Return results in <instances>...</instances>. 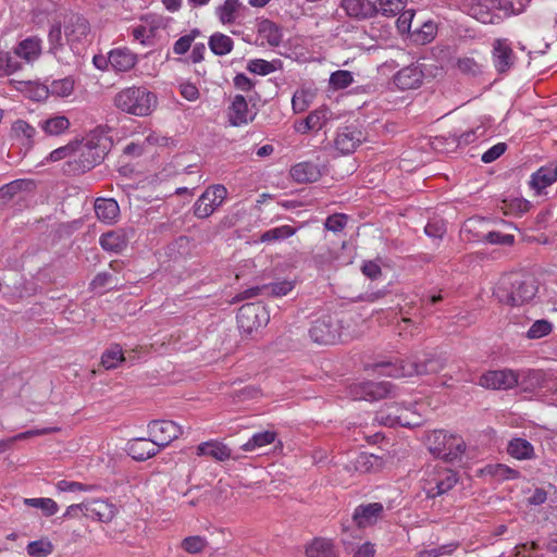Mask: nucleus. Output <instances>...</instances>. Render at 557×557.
I'll return each instance as SVG.
<instances>
[{
    "label": "nucleus",
    "mask_w": 557,
    "mask_h": 557,
    "mask_svg": "<svg viewBox=\"0 0 557 557\" xmlns=\"http://www.w3.org/2000/svg\"><path fill=\"white\" fill-rule=\"evenodd\" d=\"M90 35L88 21L79 14H69L63 23H54L48 34L49 51L60 61L70 62L65 55L66 46L76 58L84 50Z\"/></svg>",
    "instance_id": "1"
},
{
    "label": "nucleus",
    "mask_w": 557,
    "mask_h": 557,
    "mask_svg": "<svg viewBox=\"0 0 557 557\" xmlns=\"http://www.w3.org/2000/svg\"><path fill=\"white\" fill-rule=\"evenodd\" d=\"M446 366V358L436 351H422L412 356L409 360L395 362H382L375 364V370L381 375L392 377H406L412 375L435 374Z\"/></svg>",
    "instance_id": "2"
},
{
    "label": "nucleus",
    "mask_w": 557,
    "mask_h": 557,
    "mask_svg": "<svg viewBox=\"0 0 557 557\" xmlns=\"http://www.w3.org/2000/svg\"><path fill=\"white\" fill-rule=\"evenodd\" d=\"M537 289L534 276L512 272L500 276L493 294L499 302L516 307L530 302L536 296Z\"/></svg>",
    "instance_id": "3"
},
{
    "label": "nucleus",
    "mask_w": 557,
    "mask_h": 557,
    "mask_svg": "<svg viewBox=\"0 0 557 557\" xmlns=\"http://www.w3.org/2000/svg\"><path fill=\"white\" fill-rule=\"evenodd\" d=\"M114 104L125 113L147 116L157 108L158 99L146 87L132 86L122 89L115 95Z\"/></svg>",
    "instance_id": "4"
},
{
    "label": "nucleus",
    "mask_w": 557,
    "mask_h": 557,
    "mask_svg": "<svg viewBox=\"0 0 557 557\" xmlns=\"http://www.w3.org/2000/svg\"><path fill=\"white\" fill-rule=\"evenodd\" d=\"M426 445L430 453L446 461L461 458L466 451V443L461 436L434 430L426 435Z\"/></svg>",
    "instance_id": "5"
},
{
    "label": "nucleus",
    "mask_w": 557,
    "mask_h": 557,
    "mask_svg": "<svg viewBox=\"0 0 557 557\" xmlns=\"http://www.w3.org/2000/svg\"><path fill=\"white\" fill-rule=\"evenodd\" d=\"M423 490L429 498H435L450 491L458 482L457 473L448 468L436 467L426 472Z\"/></svg>",
    "instance_id": "6"
},
{
    "label": "nucleus",
    "mask_w": 557,
    "mask_h": 557,
    "mask_svg": "<svg viewBox=\"0 0 557 557\" xmlns=\"http://www.w3.org/2000/svg\"><path fill=\"white\" fill-rule=\"evenodd\" d=\"M227 197V188L222 184L209 186L196 200L193 210L198 219H207L222 206Z\"/></svg>",
    "instance_id": "7"
},
{
    "label": "nucleus",
    "mask_w": 557,
    "mask_h": 557,
    "mask_svg": "<svg viewBox=\"0 0 557 557\" xmlns=\"http://www.w3.org/2000/svg\"><path fill=\"white\" fill-rule=\"evenodd\" d=\"M236 319L239 330L250 334L265 326L270 315L267 308L261 304H246L239 308Z\"/></svg>",
    "instance_id": "8"
},
{
    "label": "nucleus",
    "mask_w": 557,
    "mask_h": 557,
    "mask_svg": "<svg viewBox=\"0 0 557 557\" xmlns=\"http://www.w3.org/2000/svg\"><path fill=\"white\" fill-rule=\"evenodd\" d=\"M309 335L317 344L333 345L342 337L339 321L331 315L319 318L312 323Z\"/></svg>",
    "instance_id": "9"
},
{
    "label": "nucleus",
    "mask_w": 557,
    "mask_h": 557,
    "mask_svg": "<svg viewBox=\"0 0 557 557\" xmlns=\"http://www.w3.org/2000/svg\"><path fill=\"white\" fill-rule=\"evenodd\" d=\"M364 140L366 135L358 125H345L336 131L334 147L341 153L349 154L352 153Z\"/></svg>",
    "instance_id": "10"
},
{
    "label": "nucleus",
    "mask_w": 557,
    "mask_h": 557,
    "mask_svg": "<svg viewBox=\"0 0 557 557\" xmlns=\"http://www.w3.org/2000/svg\"><path fill=\"white\" fill-rule=\"evenodd\" d=\"M149 436L160 447L164 448L183 434L182 428L171 420H153L148 424Z\"/></svg>",
    "instance_id": "11"
},
{
    "label": "nucleus",
    "mask_w": 557,
    "mask_h": 557,
    "mask_svg": "<svg viewBox=\"0 0 557 557\" xmlns=\"http://www.w3.org/2000/svg\"><path fill=\"white\" fill-rule=\"evenodd\" d=\"M101 159L92 141L83 144L77 140L76 156H73V160L69 161L67 165L74 172L84 173L98 164Z\"/></svg>",
    "instance_id": "12"
},
{
    "label": "nucleus",
    "mask_w": 557,
    "mask_h": 557,
    "mask_svg": "<svg viewBox=\"0 0 557 557\" xmlns=\"http://www.w3.org/2000/svg\"><path fill=\"white\" fill-rule=\"evenodd\" d=\"M410 410L409 408L403 407L401 405L394 403L386 405L385 409L376 412L374 420L380 424L394 426V425H403L410 426L412 424H417V422L411 421L409 418Z\"/></svg>",
    "instance_id": "13"
},
{
    "label": "nucleus",
    "mask_w": 557,
    "mask_h": 557,
    "mask_svg": "<svg viewBox=\"0 0 557 557\" xmlns=\"http://www.w3.org/2000/svg\"><path fill=\"white\" fill-rule=\"evenodd\" d=\"M518 382V373L513 370L504 369L482 374L479 384L485 388L509 389L515 387Z\"/></svg>",
    "instance_id": "14"
},
{
    "label": "nucleus",
    "mask_w": 557,
    "mask_h": 557,
    "mask_svg": "<svg viewBox=\"0 0 557 557\" xmlns=\"http://www.w3.org/2000/svg\"><path fill=\"white\" fill-rule=\"evenodd\" d=\"M108 61L115 73H126L138 63V55L128 47H117L109 51Z\"/></svg>",
    "instance_id": "15"
},
{
    "label": "nucleus",
    "mask_w": 557,
    "mask_h": 557,
    "mask_svg": "<svg viewBox=\"0 0 557 557\" xmlns=\"http://www.w3.org/2000/svg\"><path fill=\"white\" fill-rule=\"evenodd\" d=\"M37 134L36 127L22 119L14 121L10 131L11 139L26 151L34 147Z\"/></svg>",
    "instance_id": "16"
},
{
    "label": "nucleus",
    "mask_w": 557,
    "mask_h": 557,
    "mask_svg": "<svg viewBox=\"0 0 557 557\" xmlns=\"http://www.w3.org/2000/svg\"><path fill=\"white\" fill-rule=\"evenodd\" d=\"M467 13L483 24H498L502 16L493 11L487 0H469L465 3Z\"/></svg>",
    "instance_id": "17"
},
{
    "label": "nucleus",
    "mask_w": 557,
    "mask_h": 557,
    "mask_svg": "<svg viewBox=\"0 0 557 557\" xmlns=\"http://www.w3.org/2000/svg\"><path fill=\"white\" fill-rule=\"evenodd\" d=\"M515 53L506 39H496L493 44V63L498 73L508 72L515 64Z\"/></svg>",
    "instance_id": "18"
},
{
    "label": "nucleus",
    "mask_w": 557,
    "mask_h": 557,
    "mask_svg": "<svg viewBox=\"0 0 557 557\" xmlns=\"http://www.w3.org/2000/svg\"><path fill=\"white\" fill-rule=\"evenodd\" d=\"M133 233L134 231L128 228H117L104 233L100 236V246L110 252H121L126 248Z\"/></svg>",
    "instance_id": "19"
},
{
    "label": "nucleus",
    "mask_w": 557,
    "mask_h": 557,
    "mask_svg": "<svg viewBox=\"0 0 557 557\" xmlns=\"http://www.w3.org/2000/svg\"><path fill=\"white\" fill-rule=\"evenodd\" d=\"M161 448L149 438L137 437L133 438L127 443V453L128 455L138 461H145L153 456H156Z\"/></svg>",
    "instance_id": "20"
},
{
    "label": "nucleus",
    "mask_w": 557,
    "mask_h": 557,
    "mask_svg": "<svg viewBox=\"0 0 557 557\" xmlns=\"http://www.w3.org/2000/svg\"><path fill=\"white\" fill-rule=\"evenodd\" d=\"M383 510L384 508L381 503L359 505L354 511L352 519L359 528H367L376 523Z\"/></svg>",
    "instance_id": "21"
},
{
    "label": "nucleus",
    "mask_w": 557,
    "mask_h": 557,
    "mask_svg": "<svg viewBox=\"0 0 557 557\" xmlns=\"http://www.w3.org/2000/svg\"><path fill=\"white\" fill-rule=\"evenodd\" d=\"M13 50L16 58L27 63H33L38 60L41 54L42 40L38 36H30L21 40Z\"/></svg>",
    "instance_id": "22"
},
{
    "label": "nucleus",
    "mask_w": 557,
    "mask_h": 557,
    "mask_svg": "<svg viewBox=\"0 0 557 557\" xmlns=\"http://www.w3.org/2000/svg\"><path fill=\"white\" fill-rule=\"evenodd\" d=\"M253 120L249 115L248 103L243 95H236L228 108V122L232 126L238 127L248 124Z\"/></svg>",
    "instance_id": "23"
},
{
    "label": "nucleus",
    "mask_w": 557,
    "mask_h": 557,
    "mask_svg": "<svg viewBox=\"0 0 557 557\" xmlns=\"http://www.w3.org/2000/svg\"><path fill=\"white\" fill-rule=\"evenodd\" d=\"M290 176L299 184L313 183L322 176V171L318 163L304 161L290 169Z\"/></svg>",
    "instance_id": "24"
},
{
    "label": "nucleus",
    "mask_w": 557,
    "mask_h": 557,
    "mask_svg": "<svg viewBox=\"0 0 557 557\" xmlns=\"http://www.w3.org/2000/svg\"><path fill=\"white\" fill-rule=\"evenodd\" d=\"M423 79V73L417 65H409L398 71L394 76L395 85L401 89L418 88Z\"/></svg>",
    "instance_id": "25"
},
{
    "label": "nucleus",
    "mask_w": 557,
    "mask_h": 557,
    "mask_svg": "<svg viewBox=\"0 0 557 557\" xmlns=\"http://www.w3.org/2000/svg\"><path fill=\"white\" fill-rule=\"evenodd\" d=\"M85 516L101 522H109L115 516V506L103 499H94L84 504Z\"/></svg>",
    "instance_id": "26"
},
{
    "label": "nucleus",
    "mask_w": 557,
    "mask_h": 557,
    "mask_svg": "<svg viewBox=\"0 0 557 557\" xmlns=\"http://www.w3.org/2000/svg\"><path fill=\"white\" fill-rule=\"evenodd\" d=\"M342 8L347 15L355 18H369L377 13L376 4L369 0H343Z\"/></svg>",
    "instance_id": "27"
},
{
    "label": "nucleus",
    "mask_w": 557,
    "mask_h": 557,
    "mask_svg": "<svg viewBox=\"0 0 557 557\" xmlns=\"http://www.w3.org/2000/svg\"><path fill=\"white\" fill-rule=\"evenodd\" d=\"M383 467V460L379 456L369 453H360L347 466L348 470L359 473H370L380 470Z\"/></svg>",
    "instance_id": "28"
},
{
    "label": "nucleus",
    "mask_w": 557,
    "mask_h": 557,
    "mask_svg": "<svg viewBox=\"0 0 557 557\" xmlns=\"http://www.w3.org/2000/svg\"><path fill=\"white\" fill-rule=\"evenodd\" d=\"M361 397L366 400L373 401L385 398L393 394V385L389 382H364L360 385Z\"/></svg>",
    "instance_id": "29"
},
{
    "label": "nucleus",
    "mask_w": 557,
    "mask_h": 557,
    "mask_svg": "<svg viewBox=\"0 0 557 557\" xmlns=\"http://www.w3.org/2000/svg\"><path fill=\"white\" fill-rule=\"evenodd\" d=\"M97 218L104 223H112L120 213L119 203L112 198H97L95 201Z\"/></svg>",
    "instance_id": "30"
},
{
    "label": "nucleus",
    "mask_w": 557,
    "mask_h": 557,
    "mask_svg": "<svg viewBox=\"0 0 557 557\" xmlns=\"http://www.w3.org/2000/svg\"><path fill=\"white\" fill-rule=\"evenodd\" d=\"M198 456H209L216 461H225L231 458V449L218 441H209L197 446Z\"/></svg>",
    "instance_id": "31"
},
{
    "label": "nucleus",
    "mask_w": 557,
    "mask_h": 557,
    "mask_svg": "<svg viewBox=\"0 0 557 557\" xmlns=\"http://www.w3.org/2000/svg\"><path fill=\"white\" fill-rule=\"evenodd\" d=\"M507 453L517 460H530L535 457L533 445L521 437H515L509 441Z\"/></svg>",
    "instance_id": "32"
},
{
    "label": "nucleus",
    "mask_w": 557,
    "mask_h": 557,
    "mask_svg": "<svg viewBox=\"0 0 557 557\" xmlns=\"http://www.w3.org/2000/svg\"><path fill=\"white\" fill-rule=\"evenodd\" d=\"M557 181V164L540 168L531 177V185L537 191L550 186Z\"/></svg>",
    "instance_id": "33"
},
{
    "label": "nucleus",
    "mask_w": 557,
    "mask_h": 557,
    "mask_svg": "<svg viewBox=\"0 0 557 557\" xmlns=\"http://www.w3.org/2000/svg\"><path fill=\"white\" fill-rule=\"evenodd\" d=\"M308 557H337L331 540L318 537L306 548Z\"/></svg>",
    "instance_id": "34"
},
{
    "label": "nucleus",
    "mask_w": 557,
    "mask_h": 557,
    "mask_svg": "<svg viewBox=\"0 0 557 557\" xmlns=\"http://www.w3.org/2000/svg\"><path fill=\"white\" fill-rule=\"evenodd\" d=\"M70 125L69 119L64 115H54L39 123L40 128L49 136H59L65 133Z\"/></svg>",
    "instance_id": "35"
},
{
    "label": "nucleus",
    "mask_w": 557,
    "mask_h": 557,
    "mask_svg": "<svg viewBox=\"0 0 557 557\" xmlns=\"http://www.w3.org/2000/svg\"><path fill=\"white\" fill-rule=\"evenodd\" d=\"M296 233V227H293L290 225H281L263 232L260 235L258 242L267 244L277 243L294 236Z\"/></svg>",
    "instance_id": "36"
},
{
    "label": "nucleus",
    "mask_w": 557,
    "mask_h": 557,
    "mask_svg": "<svg viewBox=\"0 0 557 557\" xmlns=\"http://www.w3.org/2000/svg\"><path fill=\"white\" fill-rule=\"evenodd\" d=\"M208 46L212 53L222 57L228 54L233 50L234 41L225 34L214 33L210 36Z\"/></svg>",
    "instance_id": "37"
},
{
    "label": "nucleus",
    "mask_w": 557,
    "mask_h": 557,
    "mask_svg": "<svg viewBox=\"0 0 557 557\" xmlns=\"http://www.w3.org/2000/svg\"><path fill=\"white\" fill-rule=\"evenodd\" d=\"M260 37L267 40L272 47H277L282 41L281 28L272 21L264 20L259 24L258 28Z\"/></svg>",
    "instance_id": "38"
},
{
    "label": "nucleus",
    "mask_w": 557,
    "mask_h": 557,
    "mask_svg": "<svg viewBox=\"0 0 557 557\" xmlns=\"http://www.w3.org/2000/svg\"><path fill=\"white\" fill-rule=\"evenodd\" d=\"M483 472L496 481L516 480L520 472L503 463L487 465Z\"/></svg>",
    "instance_id": "39"
},
{
    "label": "nucleus",
    "mask_w": 557,
    "mask_h": 557,
    "mask_svg": "<svg viewBox=\"0 0 557 557\" xmlns=\"http://www.w3.org/2000/svg\"><path fill=\"white\" fill-rule=\"evenodd\" d=\"M276 440V433L274 431H263L255 433L243 446L242 449L245 451H253L258 448L268 446Z\"/></svg>",
    "instance_id": "40"
},
{
    "label": "nucleus",
    "mask_w": 557,
    "mask_h": 557,
    "mask_svg": "<svg viewBox=\"0 0 557 557\" xmlns=\"http://www.w3.org/2000/svg\"><path fill=\"white\" fill-rule=\"evenodd\" d=\"M22 69L16 55L10 51L0 50V77L10 76Z\"/></svg>",
    "instance_id": "41"
},
{
    "label": "nucleus",
    "mask_w": 557,
    "mask_h": 557,
    "mask_svg": "<svg viewBox=\"0 0 557 557\" xmlns=\"http://www.w3.org/2000/svg\"><path fill=\"white\" fill-rule=\"evenodd\" d=\"M239 0H225L223 4L216 8V15L222 24H231L236 18V12L239 9Z\"/></svg>",
    "instance_id": "42"
},
{
    "label": "nucleus",
    "mask_w": 557,
    "mask_h": 557,
    "mask_svg": "<svg viewBox=\"0 0 557 557\" xmlns=\"http://www.w3.org/2000/svg\"><path fill=\"white\" fill-rule=\"evenodd\" d=\"M124 360L122 348L119 345L111 346L101 356V363L107 370L116 368Z\"/></svg>",
    "instance_id": "43"
},
{
    "label": "nucleus",
    "mask_w": 557,
    "mask_h": 557,
    "mask_svg": "<svg viewBox=\"0 0 557 557\" xmlns=\"http://www.w3.org/2000/svg\"><path fill=\"white\" fill-rule=\"evenodd\" d=\"M180 546L188 554H199L207 548L208 541L205 536L190 535L183 539Z\"/></svg>",
    "instance_id": "44"
},
{
    "label": "nucleus",
    "mask_w": 557,
    "mask_h": 557,
    "mask_svg": "<svg viewBox=\"0 0 557 557\" xmlns=\"http://www.w3.org/2000/svg\"><path fill=\"white\" fill-rule=\"evenodd\" d=\"M74 89V81L71 77L54 79L50 83L48 91L57 97H67Z\"/></svg>",
    "instance_id": "45"
},
{
    "label": "nucleus",
    "mask_w": 557,
    "mask_h": 557,
    "mask_svg": "<svg viewBox=\"0 0 557 557\" xmlns=\"http://www.w3.org/2000/svg\"><path fill=\"white\" fill-rule=\"evenodd\" d=\"M24 503L30 507L39 508L46 516H53L58 512L59 506L51 498H25Z\"/></svg>",
    "instance_id": "46"
},
{
    "label": "nucleus",
    "mask_w": 557,
    "mask_h": 557,
    "mask_svg": "<svg viewBox=\"0 0 557 557\" xmlns=\"http://www.w3.org/2000/svg\"><path fill=\"white\" fill-rule=\"evenodd\" d=\"M76 149L77 140L71 141L65 146L52 150L46 160L49 162H58L66 158H73V156H76Z\"/></svg>",
    "instance_id": "47"
},
{
    "label": "nucleus",
    "mask_w": 557,
    "mask_h": 557,
    "mask_svg": "<svg viewBox=\"0 0 557 557\" xmlns=\"http://www.w3.org/2000/svg\"><path fill=\"white\" fill-rule=\"evenodd\" d=\"M27 554L33 557H46L53 552V545L48 540L30 542L26 547Z\"/></svg>",
    "instance_id": "48"
},
{
    "label": "nucleus",
    "mask_w": 557,
    "mask_h": 557,
    "mask_svg": "<svg viewBox=\"0 0 557 557\" xmlns=\"http://www.w3.org/2000/svg\"><path fill=\"white\" fill-rule=\"evenodd\" d=\"M313 95L305 89L297 90L292 98V107L296 113L306 111L311 104Z\"/></svg>",
    "instance_id": "49"
},
{
    "label": "nucleus",
    "mask_w": 557,
    "mask_h": 557,
    "mask_svg": "<svg viewBox=\"0 0 557 557\" xmlns=\"http://www.w3.org/2000/svg\"><path fill=\"white\" fill-rule=\"evenodd\" d=\"M312 131H320L330 119V111L325 107L318 108L307 115Z\"/></svg>",
    "instance_id": "50"
},
{
    "label": "nucleus",
    "mask_w": 557,
    "mask_h": 557,
    "mask_svg": "<svg viewBox=\"0 0 557 557\" xmlns=\"http://www.w3.org/2000/svg\"><path fill=\"white\" fill-rule=\"evenodd\" d=\"M134 40L139 41L143 46H150L156 36L153 26L138 25L132 29Z\"/></svg>",
    "instance_id": "51"
},
{
    "label": "nucleus",
    "mask_w": 557,
    "mask_h": 557,
    "mask_svg": "<svg viewBox=\"0 0 557 557\" xmlns=\"http://www.w3.org/2000/svg\"><path fill=\"white\" fill-rule=\"evenodd\" d=\"M377 13L394 16L405 8V0H377Z\"/></svg>",
    "instance_id": "52"
},
{
    "label": "nucleus",
    "mask_w": 557,
    "mask_h": 557,
    "mask_svg": "<svg viewBox=\"0 0 557 557\" xmlns=\"http://www.w3.org/2000/svg\"><path fill=\"white\" fill-rule=\"evenodd\" d=\"M200 35L199 29H193L190 33L180 37L173 45V51L175 54H185L191 47L194 40Z\"/></svg>",
    "instance_id": "53"
},
{
    "label": "nucleus",
    "mask_w": 557,
    "mask_h": 557,
    "mask_svg": "<svg viewBox=\"0 0 557 557\" xmlns=\"http://www.w3.org/2000/svg\"><path fill=\"white\" fill-rule=\"evenodd\" d=\"M553 331V325L547 320H536L528 330L527 337L539 339L548 335Z\"/></svg>",
    "instance_id": "54"
},
{
    "label": "nucleus",
    "mask_w": 557,
    "mask_h": 557,
    "mask_svg": "<svg viewBox=\"0 0 557 557\" xmlns=\"http://www.w3.org/2000/svg\"><path fill=\"white\" fill-rule=\"evenodd\" d=\"M265 296L282 297L290 293L294 288L292 281H280L271 284H264Z\"/></svg>",
    "instance_id": "55"
},
{
    "label": "nucleus",
    "mask_w": 557,
    "mask_h": 557,
    "mask_svg": "<svg viewBox=\"0 0 557 557\" xmlns=\"http://www.w3.org/2000/svg\"><path fill=\"white\" fill-rule=\"evenodd\" d=\"M458 70L467 75L476 76L482 73V64L471 57H462L457 60Z\"/></svg>",
    "instance_id": "56"
},
{
    "label": "nucleus",
    "mask_w": 557,
    "mask_h": 557,
    "mask_svg": "<svg viewBox=\"0 0 557 557\" xmlns=\"http://www.w3.org/2000/svg\"><path fill=\"white\" fill-rule=\"evenodd\" d=\"M354 77L351 72L346 70H338L331 74L330 85L334 89H344L351 85Z\"/></svg>",
    "instance_id": "57"
},
{
    "label": "nucleus",
    "mask_w": 557,
    "mask_h": 557,
    "mask_svg": "<svg viewBox=\"0 0 557 557\" xmlns=\"http://www.w3.org/2000/svg\"><path fill=\"white\" fill-rule=\"evenodd\" d=\"M436 35V26L432 22L424 23L420 28L412 32V36H414V41L419 44L430 42Z\"/></svg>",
    "instance_id": "58"
},
{
    "label": "nucleus",
    "mask_w": 557,
    "mask_h": 557,
    "mask_svg": "<svg viewBox=\"0 0 557 557\" xmlns=\"http://www.w3.org/2000/svg\"><path fill=\"white\" fill-rule=\"evenodd\" d=\"M247 70L253 74L268 75L270 73H273L276 70V67L273 65V63L267 60L253 59L248 62Z\"/></svg>",
    "instance_id": "59"
},
{
    "label": "nucleus",
    "mask_w": 557,
    "mask_h": 557,
    "mask_svg": "<svg viewBox=\"0 0 557 557\" xmlns=\"http://www.w3.org/2000/svg\"><path fill=\"white\" fill-rule=\"evenodd\" d=\"M57 488L60 492H91L96 490V485L83 484L79 482L61 480L57 483Z\"/></svg>",
    "instance_id": "60"
},
{
    "label": "nucleus",
    "mask_w": 557,
    "mask_h": 557,
    "mask_svg": "<svg viewBox=\"0 0 557 557\" xmlns=\"http://www.w3.org/2000/svg\"><path fill=\"white\" fill-rule=\"evenodd\" d=\"M484 134L485 128L483 126H478L460 134L459 136H456L455 141L457 145H469L475 141L478 138L482 137Z\"/></svg>",
    "instance_id": "61"
},
{
    "label": "nucleus",
    "mask_w": 557,
    "mask_h": 557,
    "mask_svg": "<svg viewBox=\"0 0 557 557\" xmlns=\"http://www.w3.org/2000/svg\"><path fill=\"white\" fill-rule=\"evenodd\" d=\"M347 215L342 213H336L330 215L324 223V227L334 233L341 232L347 224Z\"/></svg>",
    "instance_id": "62"
},
{
    "label": "nucleus",
    "mask_w": 557,
    "mask_h": 557,
    "mask_svg": "<svg viewBox=\"0 0 557 557\" xmlns=\"http://www.w3.org/2000/svg\"><path fill=\"white\" fill-rule=\"evenodd\" d=\"M482 240L490 244L512 245L515 237L510 234H502L499 232L491 231L483 235Z\"/></svg>",
    "instance_id": "63"
},
{
    "label": "nucleus",
    "mask_w": 557,
    "mask_h": 557,
    "mask_svg": "<svg viewBox=\"0 0 557 557\" xmlns=\"http://www.w3.org/2000/svg\"><path fill=\"white\" fill-rule=\"evenodd\" d=\"M507 149V145L505 143H498L487 149L481 157V160L484 163H491L498 159Z\"/></svg>",
    "instance_id": "64"
}]
</instances>
